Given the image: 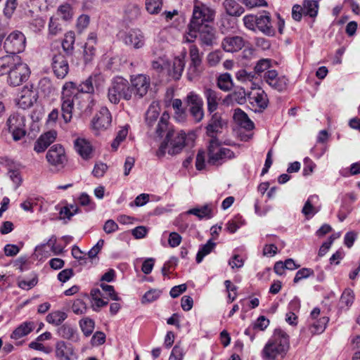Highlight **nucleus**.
Listing matches in <instances>:
<instances>
[{
  "instance_id": "f257e3e1",
  "label": "nucleus",
  "mask_w": 360,
  "mask_h": 360,
  "mask_svg": "<svg viewBox=\"0 0 360 360\" xmlns=\"http://www.w3.org/2000/svg\"><path fill=\"white\" fill-rule=\"evenodd\" d=\"M96 92V83L91 79V75L79 84L66 82L61 96L62 117L65 123L71 122L75 101L80 98L79 93L94 94Z\"/></svg>"
},
{
  "instance_id": "f03ea898",
  "label": "nucleus",
  "mask_w": 360,
  "mask_h": 360,
  "mask_svg": "<svg viewBox=\"0 0 360 360\" xmlns=\"http://www.w3.org/2000/svg\"><path fill=\"white\" fill-rule=\"evenodd\" d=\"M169 115L164 112L160 118L156 127L155 132L158 136H162L165 131L167 132L165 140L161 143L157 155L162 156L166 151L170 155H175L180 153L185 146L186 134L182 131H175L169 127Z\"/></svg>"
},
{
  "instance_id": "7ed1b4c3",
  "label": "nucleus",
  "mask_w": 360,
  "mask_h": 360,
  "mask_svg": "<svg viewBox=\"0 0 360 360\" xmlns=\"http://www.w3.org/2000/svg\"><path fill=\"white\" fill-rule=\"evenodd\" d=\"M107 98L112 104H117L121 99L129 101L132 98V90L127 79L117 76L112 79L108 89Z\"/></svg>"
},
{
  "instance_id": "20e7f679",
  "label": "nucleus",
  "mask_w": 360,
  "mask_h": 360,
  "mask_svg": "<svg viewBox=\"0 0 360 360\" xmlns=\"http://www.w3.org/2000/svg\"><path fill=\"white\" fill-rule=\"evenodd\" d=\"M234 157V153L227 148L222 147L217 138L210 140L208 145V162L210 164L221 165Z\"/></svg>"
},
{
  "instance_id": "39448f33",
  "label": "nucleus",
  "mask_w": 360,
  "mask_h": 360,
  "mask_svg": "<svg viewBox=\"0 0 360 360\" xmlns=\"http://www.w3.org/2000/svg\"><path fill=\"white\" fill-rule=\"evenodd\" d=\"M289 349L288 339H270L262 350L264 360H276L283 358Z\"/></svg>"
},
{
  "instance_id": "423d86ee",
  "label": "nucleus",
  "mask_w": 360,
  "mask_h": 360,
  "mask_svg": "<svg viewBox=\"0 0 360 360\" xmlns=\"http://www.w3.org/2000/svg\"><path fill=\"white\" fill-rule=\"evenodd\" d=\"M215 11L206 5L195 1L193 10V16L190 22V26L193 29H198L204 26L206 22L214 20Z\"/></svg>"
},
{
  "instance_id": "0eeeda50",
  "label": "nucleus",
  "mask_w": 360,
  "mask_h": 360,
  "mask_svg": "<svg viewBox=\"0 0 360 360\" xmlns=\"http://www.w3.org/2000/svg\"><path fill=\"white\" fill-rule=\"evenodd\" d=\"M190 63L187 70V77L193 81L200 77L203 71L202 53H200L196 45L192 44L189 47Z\"/></svg>"
},
{
  "instance_id": "6e6552de",
  "label": "nucleus",
  "mask_w": 360,
  "mask_h": 360,
  "mask_svg": "<svg viewBox=\"0 0 360 360\" xmlns=\"http://www.w3.org/2000/svg\"><path fill=\"white\" fill-rule=\"evenodd\" d=\"M30 74L28 65L23 63L21 58L11 68L8 75L7 82L10 86H18L27 80Z\"/></svg>"
},
{
  "instance_id": "1a4fd4ad",
  "label": "nucleus",
  "mask_w": 360,
  "mask_h": 360,
  "mask_svg": "<svg viewBox=\"0 0 360 360\" xmlns=\"http://www.w3.org/2000/svg\"><path fill=\"white\" fill-rule=\"evenodd\" d=\"M26 38L20 31L12 32L6 39L4 48L8 55H18L25 48Z\"/></svg>"
},
{
  "instance_id": "9d476101",
  "label": "nucleus",
  "mask_w": 360,
  "mask_h": 360,
  "mask_svg": "<svg viewBox=\"0 0 360 360\" xmlns=\"http://www.w3.org/2000/svg\"><path fill=\"white\" fill-rule=\"evenodd\" d=\"M129 84L132 96L141 98L147 94L150 88V78L144 74L132 75Z\"/></svg>"
},
{
  "instance_id": "9b49d317",
  "label": "nucleus",
  "mask_w": 360,
  "mask_h": 360,
  "mask_svg": "<svg viewBox=\"0 0 360 360\" xmlns=\"http://www.w3.org/2000/svg\"><path fill=\"white\" fill-rule=\"evenodd\" d=\"M6 124L8 131L12 134L14 141H19L25 136V124L23 116L12 115L8 117Z\"/></svg>"
},
{
  "instance_id": "f8f14e48",
  "label": "nucleus",
  "mask_w": 360,
  "mask_h": 360,
  "mask_svg": "<svg viewBox=\"0 0 360 360\" xmlns=\"http://www.w3.org/2000/svg\"><path fill=\"white\" fill-rule=\"evenodd\" d=\"M111 122L112 117L109 110L106 107H102L91 120V129L98 134L100 131L108 129Z\"/></svg>"
},
{
  "instance_id": "ddd939ff",
  "label": "nucleus",
  "mask_w": 360,
  "mask_h": 360,
  "mask_svg": "<svg viewBox=\"0 0 360 360\" xmlns=\"http://www.w3.org/2000/svg\"><path fill=\"white\" fill-rule=\"evenodd\" d=\"M248 101L255 110H264L269 103L266 94L262 88H252L251 91L248 93Z\"/></svg>"
},
{
  "instance_id": "4468645a",
  "label": "nucleus",
  "mask_w": 360,
  "mask_h": 360,
  "mask_svg": "<svg viewBox=\"0 0 360 360\" xmlns=\"http://www.w3.org/2000/svg\"><path fill=\"white\" fill-rule=\"evenodd\" d=\"M264 79L271 88L278 91H283L287 89L288 79L285 76H279L274 70H269L264 72Z\"/></svg>"
},
{
  "instance_id": "2eb2a0df",
  "label": "nucleus",
  "mask_w": 360,
  "mask_h": 360,
  "mask_svg": "<svg viewBox=\"0 0 360 360\" xmlns=\"http://www.w3.org/2000/svg\"><path fill=\"white\" fill-rule=\"evenodd\" d=\"M46 160L53 166L63 167L67 161L65 149L60 144L52 146L46 153Z\"/></svg>"
},
{
  "instance_id": "dca6fc26",
  "label": "nucleus",
  "mask_w": 360,
  "mask_h": 360,
  "mask_svg": "<svg viewBox=\"0 0 360 360\" xmlns=\"http://www.w3.org/2000/svg\"><path fill=\"white\" fill-rule=\"evenodd\" d=\"M124 43L135 49H139L145 45V36L139 29H134L126 32L122 37Z\"/></svg>"
},
{
  "instance_id": "f3484780",
  "label": "nucleus",
  "mask_w": 360,
  "mask_h": 360,
  "mask_svg": "<svg viewBox=\"0 0 360 360\" xmlns=\"http://www.w3.org/2000/svg\"><path fill=\"white\" fill-rule=\"evenodd\" d=\"M56 356L58 360H77L78 358L72 345L63 340L57 342Z\"/></svg>"
},
{
  "instance_id": "a211bd4d",
  "label": "nucleus",
  "mask_w": 360,
  "mask_h": 360,
  "mask_svg": "<svg viewBox=\"0 0 360 360\" xmlns=\"http://www.w3.org/2000/svg\"><path fill=\"white\" fill-rule=\"evenodd\" d=\"M52 68L57 77L64 78L69 71L66 56L61 53L56 54L52 59Z\"/></svg>"
},
{
  "instance_id": "6ab92c4d",
  "label": "nucleus",
  "mask_w": 360,
  "mask_h": 360,
  "mask_svg": "<svg viewBox=\"0 0 360 360\" xmlns=\"http://www.w3.org/2000/svg\"><path fill=\"white\" fill-rule=\"evenodd\" d=\"M36 101V91L28 86H24L19 93L17 98V105L22 109H27L32 107Z\"/></svg>"
},
{
  "instance_id": "aec40b11",
  "label": "nucleus",
  "mask_w": 360,
  "mask_h": 360,
  "mask_svg": "<svg viewBox=\"0 0 360 360\" xmlns=\"http://www.w3.org/2000/svg\"><path fill=\"white\" fill-rule=\"evenodd\" d=\"M267 36H273L275 30L273 27L271 16L269 12L263 11L257 15L256 30Z\"/></svg>"
},
{
  "instance_id": "412c9836",
  "label": "nucleus",
  "mask_w": 360,
  "mask_h": 360,
  "mask_svg": "<svg viewBox=\"0 0 360 360\" xmlns=\"http://www.w3.org/2000/svg\"><path fill=\"white\" fill-rule=\"evenodd\" d=\"M245 42L243 39L239 36H232L225 37L222 42L221 46L226 52H236L244 46Z\"/></svg>"
},
{
  "instance_id": "4be33fe9",
  "label": "nucleus",
  "mask_w": 360,
  "mask_h": 360,
  "mask_svg": "<svg viewBox=\"0 0 360 360\" xmlns=\"http://www.w3.org/2000/svg\"><path fill=\"white\" fill-rule=\"evenodd\" d=\"M199 39L202 46H212L216 40L215 32L212 27L205 25L198 28Z\"/></svg>"
},
{
  "instance_id": "5701e85b",
  "label": "nucleus",
  "mask_w": 360,
  "mask_h": 360,
  "mask_svg": "<svg viewBox=\"0 0 360 360\" xmlns=\"http://www.w3.org/2000/svg\"><path fill=\"white\" fill-rule=\"evenodd\" d=\"M204 96L207 101V110L212 113L217 109L221 101V96L217 91L210 88L205 89Z\"/></svg>"
},
{
  "instance_id": "b1692460",
  "label": "nucleus",
  "mask_w": 360,
  "mask_h": 360,
  "mask_svg": "<svg viewBox=\"0 0 360 360\" xmlns=\"http://www.w3.org/2000/svg\"><path fill=\"white\" fill-rule=\"evenodd\" d=\"M223 124L221 115L218 113H214L206 127L207 136L211 139L216 138L215 134L221 131Z\"/></svg>"
},
{
  "instance_id": "393cba45",
  "label": "nucleus",
  "mask_w": 360,
  "mask_h": 360,
  "mask_svg": "<svg viewBox=\"0 0 360 360\" xmlns=\"http://www.w3.org/2000/svg\"><path fill=\"white\" fill-rule=\"evenodd\" d=\"M20 57L18 55H6L0 58V76L8 75Z\"/></svg>"
},
{
  "instance_id": "a878e982",
  "label": "nucleus",
  "mask_w": 360,
  "mask_h": 360,
  "mask_svg": "<svg viewBox=\"0 0 360 360\" xmlns=\"http://www.w3.org/2000/svg\"><path fill=\"white\" fill-rule=\"evenodd\" d=\"M319 198L316 195L309 196L305 202L302 212L305 216H314L321 210V206L316 205L319 202Z\"/></svg>"
},
{
  "instance_id": "bb28decb",
  "label": "nucleus",
  "mask_w": 360,
  "mask_h": 360,
  "mask_svg": "<svg viewBox=\"0 0 360 360\" xmlns=\"http://www.w3.org/2000/svg\"><path fill=\"white\" fill-rule=\"evenodd\" d=\"M75 148L77 152L84 159H89L91 157L92 147L91 143L84 139H77L75 141Z\"/></svg>"
},
{
  "instance_id": "cd10ccee",
  "label": "nucleus",
  "mask_w": 360,
  "mask_h": 360,
  "mask_svg": "<svg viewBox=\"0 0 360 360\" xmlns=\"http://www.w3.org/2000/svg\"><path fill=\"white\" fill-rule=\"evenodd\" d=\"M233 119L241 127L252 130L254 128V123L249 119L247 114L240 108L235 110Z\"/></svg>"
},
{
  "instance_id": "c85d7f7f",
  "label": "nucleus",
  "mask_w": 360,
  "mask_h": 360,
  "mask_svg": "<svg viewBox=\"0 0 360 360\" xmlns=\"http://www.w3.org/2000/svg\"><path fill=\"white\" fill-rule=\"evenodd\" d=\"M187 214H193L200 219L203 218L210 219L212 217V204H206L200 207H194L188 210Z\"/></svg>"
},
{
  "instance_id": "c756f323",
  "label": "nucleus",
  "mask_w": 360,
  "mask_h": 360,
  "mask_svg": "<svg viewBox=\"0 0 360 360\" xmlns=\"http://www.w3.org/2000/svg\"><path fill=\"white\" fill-rule=\"evenodd\" d=\"M223 6L226 13L231 16H239L244 12L243 8L235 0H225Z\"/></svg>"
},
{
  "instance_id": "7c9ffc66",
  "label": "nucleus",
  "mask_w": 360,
  "mask_h": 360,
  "mask_svg": "<svg viewBox=\"0 0 360 360\" xmlns=\"http://www.w3.org/2000/svg\"><path fill=\"white\" fill-rule=\"evenodd\" d=\"M160 115V107L157 103H153L148 107L146 113V124L150 127H153Z\"/></svg>"
},
{
  "instance_id": "2f4dec72",
  "label": "nucleus",
  "mask_w": 360,
  "mask_h": 360,
  "mask_svg": "<svg viewBox=\"0 0 360 360\" xmlns=\"http://www.w3.org/2000/svg\"><path fill=\"white\" fill-rule=\"evenodd\" d=\"M185 67L184 57H176L173 60L172 70H169V75L175 79H179L181 76Z\"/></svg>"
},
{
  "instance_id": "473e14b6",
  "label": "nucleus",
  "mask_w": 360,
  "mask_h": 360,
  "mask_svg": "<svg viewBox=\"0 0 360 360\" xmlns=\"http://www.w3.org/2000/svg\"><path fill=\"white\" fill-rule=\"evenodd\" d=\"M217 86L222 91H230L233 86L231 75L227 72L220 75L217 78Z\"/></svg>"
},
{
  "instance_id": "72a5a7b5",
  "label": "nucleus",
  "mask_w": 360,
  "mask_h": 360,
  "mask_svg": "<svg viewBox=\"0 0 360 360\" xmlns=\"http://www.w3.org/2000/svg\"><path fill=\"white\" fill-rule=\"evenodd\" d=\"M185 103L188 108L203 106V101L200 96L195 91H190L186 98Z\"/></svg>"
},
{
  "instance_id": "f704fd0d",
  "label": "nucleus",
  "mask_w": 360,
  "mask_h": 360,
  "mask_svg": "<svg viewBox=\"0 0 360 360\" xmlns=\"http://www.w3.org/2000/svg\"><path fill=\"white\" fill-rule=\"evenodd\" d=\"M319 9L318 1L316 0H305L303 4L304 14L310 17H315Z\"/></svg>"
},
{
  "instance_id": "c9c22d12",
  "label": "nucleus",
  "mask_w": 360,
  "mask_h": 360,
  "mask_svg": "<svg viewBox=\"0 0 360 360\" xmlns=\"http://www.w3.org/2000/svg\"><path fill=\"white\" fill-rule=\"evenodd\" d=\"M216 243L212 240H209L206 244L203 245L198 250L196 255V262L200 263L203 258L209 255L214 248Z\"/></svg>"
},
{
  "instance_id": "e433bc0d",
  "label": "nucleus",
  "mask_w": 360,
  "mask_h": 360,
  "mask_svg": "<svg viewBox=\"0 0 360 360\" xmlns=\"http://www.w3.org/2000/svg\"><path fill=\"white\" fill-rule=\"evenodd\" d=\"M75 34L72 32H69L65 34V38L62 42V47L67 55H70L74 49L75 44Z\"/></svg>"
},
{
  "instance_id": "4c0bfd02",
  "label": "nucleus",
  "mask_w": 360,
  "mask_h": 360,
  "mask_svg": "<svg viewBox=\"0 0 360 360\" xmlns=\"http://www.w3.org/2000/svg\"><path fill=\"white\" fill-rule=\"evenodd\" d=\"M34 323L32 322H25L20 325L14 331L13 335L16 338H20L27 335L33 329Z\"/></svg>"
},
{
  "instance_id": "58836bf2",
  "label": "nucleus",
  "mask_w": 360,
  "mask_h": 360,
  "mask_svg": "<svg viewBox=\"0 0 360 360\" xmlns=\"http://www.w3.org/2000/svg\"><path fill=\"white\" fill-rule=\"evenodd\" d=\"M328 320V317L323 316L319 321L314 322L310 328L312 335H319L323 332Z\"/></svg>"
},
{
  "instance_id": "ea45409f",
  "label": "nucleus",
  "mask_w": 360,
  "mask_h": 360,
  "mask_svg": "<svg viewBox=\"0 0 360 360\" xmlns=\"http://www.w3.org/2000/svg\"><path fill=\"white\" fill-rule=\"evenodd\" d=\"M66 318L67 315L65 312L56 311L49 314L46 316V321L49 323L57 326L60 324Z\"/></svg>"
},
{
  "instance_id": "a19ab883",
  "label": "nucleus",
  "mask_w": 360,
  "mask_h": 360,
  "mask_svg": "<svg viewBox=\"0 0 360 360\" xmlns=\"http://www.w3.org/2000/svg\"><path fill=\"white\" fill-rule=\"evenodd\" d=\"M162 0H146V8L150 14L158 13L162 8Z\"/></svg>"
},
{
  "instance_id": "79ce46f5",
  "label": "nucleus",
  "mask_w": 360,
  "mask_h": 360,
  "mask_svg": "<svg viewBox=\"0 0 360 360\" xmlns=\"http://www.w3.org/2000/svg\"><path fill=\"white\" fill-rule=\"evenodd\" d=\"M38 282V278L36 275H34L30 279H20L18 280V286L22 290H29L34 288Z\"/></svg>"
},
{
  "instance_id": "37998d69",
  "label": "nucleus",
  "mask_w": 360,
  "mask_h": 360,
  "mask_svg": "<svg viewBox=\"0 0 360 360\" xmlns=\"http://www.w3.org/2000/svg\"><path fill=\"white\" fill-rule=\"evenodd\" d=\"M354 299L353 291L351 289H346L341 295L340 303L342 307H350L354 302Z\"/></svg>"
},
{
  "instance_id": "c03bdc74",
  "label": "nucleus",
  "mask_w": 360,
  "mask_h": 360,
  "mask_svg": "<svg viewBox=\"0 0 360 360\" xmlns=\"http://www.w3.org/2000/svg\"><path fill=\"white\" fill-rule=\"evenodd\" d=\"M79 325L85 336L90 335L94 328V321L89 318H85L81 320L79 322Z\"/></svg>"
},
{
  "instance_id": "a18cd8bd",
  "label": "nucleus",
  "mask_w": 360,
  "mask_h": 360,
  "mask_svg": "<svg viewBox=\"0 0 360 360\" xmlns=\"http://www.w3.org/2000/svg\"><path fill=\"white\" fill-rule=\"evenodd\" d=\"M91 79L96 83V93L101 91L105 85V78L101 73H94L91 75Z\"/></svg>"
},
{
  "instance_id": "49530a36",
  "label": "nucleus",
  "mask_w": 360,
  "mask_h": 360,
  "mask_svg": "<svg viewBox=\"0 0 360 360\" xmlns=\"http://www.w3.org/2000/svg\"><path fill=\"white\" fill-rule=\"evenodd\" d=\"M62 32V28L58 20L51 18L49 24V34L51 37L56 36Z\"/></svg>"
},
{
  "instance_id": "de8ad7c7",
  "label": "nucleus",
  "mask_w": 360,
  "mask_h": 360,
  "mask_svg": "<svg viewBox=\"0 0 360 360\" xmlns=\"http://www.w3.org/2000/svg\"><path fill=\"white\" fill-rule=\"evenodd\" d=\"M161 291L156 289H152L146 292L142 297V303H150L155 301L160 296Z\"/></svg>"
},
{
  "instance_id": "09e8293b",
  "label": "nucleus",
  "mask_w": 360,
  "mask_h": 360,
  "mask_svg": "<svg viewBox=\"0 0 360 360\" xmlns=\"http://www.w3.org/2000/svg\"><path fill=\"white\" fill-rule=\"evenodd\" d=\"M236 77L241 82H251L255 79V73L248 72L245 70L240 69L236 73Z\"/></svg>"
},
{
  "instance_id": "8fccbe9b",
  "label": "nucleus",
  "mask_w": 360,
  "mask_h": 360,
  "mask_svg": "<svg viewBox=\"0 0 360 360\" xmlns=\"http://www.w3.org/2000/svg\"><path fill=\"white\" fill-rule=\"evenodd\" d=\"M222 58V53L219 51L210 53L207 56V61L210 66H216Z\"/></svg>"
},
{
  "instance_id": "3c124183",
  "label": "nucleus",
  "mask_w": 360,
  "mask_h": 360,
  "mask_svg": "<svg viewBox=\"0 0 360 360\" xmlns=\"http://www.w3.org/2000/svg\"><path fill=\"white\" fill-rule=\"evenodd\" d=\"M72 309L75 314L81 315L86 312L87 307L83 300L77 299L73 302Z\"/></svg>"
},
{
  "instance_id": "603ef678",
  "label": "nucleus",
  "mask_w": 360,
  "mask_h": 360,
  "mask_svg": "<svg viewBox=\"0 0 360 360\" xmlns=\"http://www.w3.org/2000/svg\"><path fill=\"white\" fill-rule=\"evenodd\" d=\"M314 272L313 269L309 268H302L296 273L293 281L295 283H298L300 281L314 275Z\"/></svg>"
},
{
  "instance_id": "864d4df0",
  "label": "nucleus",
  "mask_w": 360,
  "mask_h": 360,
  "mask_svg": "<svg viewBox=\"0 0 360 360\" xmlns=\"http://www.w3.org/2000/svg\"><path fill=\"white\" fill-rule=\"evenodd\" d=\"M270 67L271 60L269 59H261L257 63L254 70L256 73L260 74L269 70Z\"/></svg>"
},
{
  "instance_id": "5fc2aeb1",
  "label": "nucleus",
  "mask_w": 360,
  "mask_h": 360,
  "mask_svg": "<svg viewBox=\"0 0 360 360\" xmlns=\"http://www.w3.org/2000/svg\"><path fill=\"white\" fill-rule=\"evenodd\" d=\"M189 112L195 122H200L204 117L203 106L188 108Z\"/></svg>"
},
{
  "instance_id": "6e6d98bb",
  "label": "nucleus",
  "mask_w": 360,
  "mask_h": 360,
  "mask_svg": "<svg viewBox=\"0 0 360 360\" xmlns=\"http://www.w3.org/2000/svg\"><path fill=\"white\" fill-rule=\"evenodd\" d=\"M257 15H248L243 18V20L245 26L248 29H249L250 30L255 31L256 30V25H257Z\"/></svg>"
},
{
  "instance_id": "4d7b16f0",
  "label": "nucleus",
  "mask_w": 360,
  "mask_h": 360,
  "mask_svg": "<svg viewBox=\"0 0 360 360\" xmlns=\"http://www.w3.org/2000/svg\"><path fill=\"white\" fill-rule=\"evenodd\" d=\"M233 96L239 104H243L248 100V93H246L244 88L236 90L233 94Z\"/></svg>"
},
{
  "instance_id": "13d9d810",
  "label": "nucleus",
  "mask_w": 360,
  "mask_h": 360,
  "mask_svg": "<svg viewBox=\"0 0 360 360\" xmlns=\"http://www.w3.org/2000/svg\"><path fill=\"white\" fill-rule=\"evenodd\" d=\"M127 133L128 131L127 129H122L120 131H119L117 136L115 137V140L112 141L111 144V147L112 148V149H114L115 150L117 149L120 143L125 139Z\"/></svg>"
},
{
  "instance_id": "bf43d9fd",
  "label": "nucleus",
  "mask_w": 360,
  "mask_h": 360,
  "mask_svg": "<svg viewBox=\"0 0 360 360\" xmlns=\"http://www.w3.org/2000/svg\"><path fill=\"white\" fill-rule=\"evenodd\" d=\"M17 7V0H6L5 8L4 9V15L10 18L14 13Z\"/></svg>"
},
{
  "instance_id": "052dcab7",
  "label": "nucleus",
  "mask_w": 360,
  "mask_h": 360,
  "mask_svg": "<svg viewBox=\"0 0 360 360\" xmlns=\"http://www.w3.org/2000/svg\"><path fill=\"white\" fill-rule=\"evenodd\" d=\"M101 288H102L103 291L109 296V297L115 301L120 300V297L117 295V293L115 292L114 288L112 285H110L108 284L101 283Z\"/></svg>"
},
{
  "instance_id": "680f3d73",
  "label": "nucleus",
  "mask_w": 360,
  "mask_h": 360,
  "mask_svg": "<svg viewBox=\"0 0 360 360\" xmlns=\"http://www.w3.org/2000/svg\"><path fill=\"white\" fill-rule=\"evenodd\" d=\"M39 340L40 339H37V340ZM29 346L30 348H32L33 349L41 351L44 353H47V354L50 353L52 351V348L51 347L44 345L43 343H41L39 341L32 342L29 345Z\"/></svg>"
},
{
  "instance_id": "e2e57ef3",
  "label": "nucleus",
  "mask_w": 360,
  "mask_h": 360,
  "mask_svg": "<svg viewBox=\"0 0 360 360\" xmlns=\"http://www.w3.org/2000/svg\"><path fill=\"white\" fill-rule=\"evenodd\" d=\"M181 236L176 232L170 233L168 238V243L170 247L176 248L179 246L181 242Z\"/></svg>"
},
{
  "instance_id": "0e129e2a",
  "label": "nucleus",
  "mask_w": 360,
  "mask_h": 360,
  "mask_svg": "<svg viewBox=\"0 0 360 360\" xmlns=\"http://www.w3.org/2000/svg\"><path fill=\"white\" fill-rule=\"evenodd\" d=\"M107 169L108 166L106 164L102 162L97 163L95 165L92 173L96 177H101L104 175Z\"/></svg>"
},
{
  "instance_id": "69168bd1",
  "label": "nucleus",
  "mask_w": 360,
  "mask_h": 360,
  "mask_svg": "<svg viewBox=\"0 0 360 360\" xmlns=\"http://www.w3.org/2000/svg\"><path fill=\"white\" fill-rule=\"evenodd\" d=\"M103 229L107 234H110L118 230V225L112 219H108L105 222Z\"/></svg>"
},
{
  "instance_id": "338daca9",
  "label": "nucleus",
  "mask_w": 360,
  "mask_h": 360,
  "mask_svg": "<svg viewBox=\"0 0 360 360\" xmlns=\"http://www.w3.org/2000/svg\"><path fill=\"white\" fill-rule=\"evenodd\" d=\"M56 135L57 133L55 131H49L41 135V136L39 139L41 141H44L46 143V145L49 146L55 141Z\"/></svg>"
},
{
  "instance_id": "774afa93",
  "label": "nucleus",
  "mask_w": 360,
  "mask_h": 360,
  "mask_svg": "<svg viewBox=\"0 0 360 360\" xmlns=\"http://www.w3.org/2000/svg\"><path fill=\"white\" fill-rule=\"evenodd\" d=\"M205 153L204 150H199L195 160V167L198 170H201L205 168Z\"/></svg>"
}]
</instances>
